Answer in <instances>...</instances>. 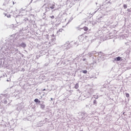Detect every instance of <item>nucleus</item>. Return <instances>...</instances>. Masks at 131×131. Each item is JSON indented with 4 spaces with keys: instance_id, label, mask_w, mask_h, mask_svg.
I'll list each match as a JSON object with an SVG mask.
<instances>
[{
    "instance_id": "obj_1",
    "label": "nucleus",
    "mask_w": 131,
    "mask_h": 131,
    "mask_svg": "<svg viewBox=\"0 0 131 131\" xmlns=\"http://www.w3.org/2000/svg\"><path fill=\"white\" fill-rule=\"evenodd\" d=\"M19 47H21V48H24V49H25V48H26V44L24 42H23L20 45H19Z\"/></svg>"
},
{
    "instance_id": "obj_2",
    "label": "nucleus",
    "mask_w": 131,
    "mask_h": 131,
    "mask_svg": "<svg viewBox=\"0 0 131 131\" xmlns=\"http://www.w3.org/2000/svg\"><path fill=\"white\" fill-rule=\"evenodd\" d=\"M40 106L41 109H45V108L46 107V105L45 104H40Z\"/></svg>"
},
{
    "instance_id": "obj_3",
    "label": "nucleus",
    "mask_w": 131,
    "mask_h": 131,
    "mask_svg": "<svg viewBox=\"0 0 131 131\" xmlns=\"http://www.w3.org/2000/svg\"><path fill=\"white\" fill-rule=\"evenodd\" d=\"M115 61H120L121 60V57H118L116 58L115 59Z\"/></svg>"
},
{
    "instance_id": "obj_4",
    "label": "nucleus",
    "mask_w": 131,
    "mask_h": 131,
    "mask_svg": "<svg viewBox=\"0 0 131 131\" xmlns=\"http://www.w3.org/2000/svg\"><path fill=\"white\" fill-rule=\"evenodd\" d=\"M83 29L84 31H88V30H89V28L88 27H84Z\"/></svg>"
},
{
    "instance_id": "obj_5",
    "label": "nucleus",
    "mask_w": 131,
    "mask_h": 131,
    "mask_svg": "<svg viewBox=\"0 0 131 131\" xmlns=\"http://www.w3.org/2000/svg\"><path fill=\"white\" fill-rule=\"evenodd\" d=\"M34 102H35V103H40V101H39L37 98L34 100Z\"/></svg>"
},
{
    "instance_id": "obj_6",
    "label": "nucleus",
    "mask_w": 131,
    "mask_h": 131,
    "mask_svg": "<svg viewBox=\"0 0 131 131\" xmlns=\"http://www.w3.org/2000/svg\"><path fill=\"white\" fill-rule=\"evenodd\" d=\"M50 9H55V4H52L50 7Z\"/></svg>"
},
{
    "instance_id": "obj_7",
    "label": "nucleus",
    "mask_w": 131,
    "mask_h": 131,
    "mask_svg": "<svg viewBox=\"0 0 131 131\" xmlns=\"http://www.w3.org/2000/svg\"><path fill=\"white\" fill-rule=\"evenodd\" d=\"M79 88V85H78V83H76L75 85V89H76V90H77V89H78Z\"/></svg>"
},
{
    "instance_id": "obj_8",
    "label": "nucleus",
    "mask_w": 131,
    "mask_h": 131,
    "mask_svg": "<svg viewBox=\"0 0 131 131\" xmlns=\"http://www.w3.org/2000/svg\"><path fill=\"white\" fill-rule=\"evenodd\" d=\"M93 104L95 105V106H97V100H94Z\"/></svg>"
},
{
    "instance_id": "obj_9",
    "label": "nucleus",
    "mask_w": 131,
    "mask_h": 131,
    "mask_svg": "<svg viewBox=\"0 0 131 131\" xmlns=\"http://www.w3.org/2000/svg\"><path fill=\"white\" fill-rule=\"evenodd\" d=\"M83 73H84V74H86V73H88V71L86 70L83 71Z\"/></svg>"
},
{
    "instance_id": "obj_10",
    "label": "nucleus",
    "mask_w": 131,
    "mask_h": 131,
    "mask_svg": "<svg viewBox=\"0 0 131 131\" xmlns=\"http://www.w3.org/2000/svg\"><path fill=\"white\" fill-rule=\"evenodd\" d=\"M124 9H126L127 8V5L126 4H124L123 5Z\"/></svg>"
},
{
    "instance_id": "obj_11",
    "label": "nucleus",
    "mask_w": 131,
    "mask_h": 131,
    "mask_svg": "<svg viewBox=\"0 0 131 131\" xmlns=\"http://www.w3.org/2000/svg\"><path fill=\"white\" fill-rule=\"evenodd\" d=\"M126 97L127 98L129 97V94L128 93H126Z\"/></svg>"
},
{
    "instance_id": "obj_12",
    "label": "nucleus",
    "mask_w": 131,
    "mask_h": 131,
    "mask_svg": "<svg viewBox=\"0 0 131 131\" xmlns=\"http://www.w3.org/2000/svg\"><path fill=\"white\" fill-rule=\"evenodd\" d=\"M62 31H63V29H59V30L57 32H62Z\"/></svg>"
},
{
    "instance_id": "obj_13",
    "label": "nucleus",
    "mask_w": 131,
    "mask_h": 131,
    "mask_svg": "<svg viewBox=\"0 0 131 131\" xmlns=\"http://www.w3.org/2000/svg\"><path fill=\"white\" fill-rule=\"evenodd\" d=\"M50 18L51 19H54L55 18V16L54 15H52V16H50Z\"/></svg>"
},
{
    "instance_id": "obj_14",
    "label": "nucleus",
    "mask_w": 131,
    "mask_h": 131,
    "mask_svg": "<svg viewBox=\"0 0 131 131\" xmlns=\"http://www.w3.org/2000/svg\"><path fill=\"white\" fill-rule=\"evenodd\" d=\"M8 18H11V15L7 16Z\"/></svg>"
},
{
    "instance_id": "obj_15",
    "label": "nucleus",
    "mask_w": 131,
    "mask_h": 131,
    "mask_svg": "<svg viewBox=\"0 0 131 131\" xmlns=\"http://www.w3.org/2000/svg\"><path fill=\"white\" fill-rule=\"evenodd\" d=\"M80 38H82V35L80 36Z\"/></svg>"
},
{
    "instance_id": "obj_16",
    "label": "nucleus",
    "mask_w": 131,
    "mask_h": 131,
    "mask_svg": "<svg viewBox=\"0 0 131 131\" xmlns=\"http://www.w3.org/2000/svg\"><path fill=\"white\" fill-rule=\"evenodd\" d=\"M45 91H46V89L42 90L43 92Z\"/></svg>"
},
{
    "instance_id": "obj_17",
    "label": "nucleus",
    "mask_w": 131,
    "mask_h": 131,
    "mask_svg": "<svg viewBox=\"0 0 131 131\" xmlns=\"http://www.w3.org/2000/svg\"><path fill=\"white\" fill-rule=\"evenodd\" d=\"M13 5H14L15 4V3H14V2H13Z\"/></svg>"
},
{
    "instance_id": "obj_18",
    "label": "nucleus",
    "mask_w": 131,
    "mask_h": 131,
    "mask_svg": "<svg viewBox=\"0 0 131 131\" xmlns=\"http://www.w3.org/2000/svg\"><path fill=\"white\" fill-rule=\"evenodd\" d=\"M83 61H85V59H83Z\"/></svg>"
},
{
    "instance_id": "obj_19",
    "label": "nucleus",
    "mask_w": 131,
    "mask_h": 131,
    "mask_svg": "<svg viewBox=\"0 0 131 131\" xmlns=\"http://www.w3.org/2000/svg\"><path fill=\"white\" fill-rule=\"evenodd\" d=\"M123 115H124V113H123Z\"/></svg>"
}]
</instances>
